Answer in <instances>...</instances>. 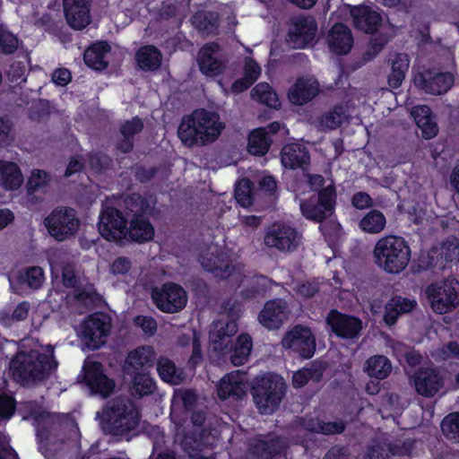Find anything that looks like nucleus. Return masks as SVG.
<instances>
[{"label":"nucleus","instance_id":"49530a36","mask_svg":"<svg viewBox=\"0 0 459 459\" xmlns=\"http://www.w3.org/2000/svg\"><path fill=\"white\" fill-rule=\"evenodd\" d=\"M155 353L152 347L143 346L128 354L126 363L134 369L152 365Z\"/></svg>","mask_w":459,"mask_h":459},{"label":"nucleus","instance_id":"393cba45","mask_svg":"<svg viewBox=\"0 0 459 459\" xmlns=\"http://www.w3.org/2000/svg\"><path fill=\"white\" fill-rule=\"evenodd\" d=\"M353 41L351 29L342 22L334 23L326 36L329 50L338 56L347 55L353 46Z\"/></svg>","mask_w":459,"mask_h":459},{"label":"nucleus","instance_id":"4c0bfd02","mask_svg":"<svg viewBox=\"0 0 459 459\" xmlns=\"http://www.w3.org/2000/svg\"><path fill=\"white\" fill-rule=\"evenodd\" d=\"M124 204L132 214V218L149 217L152 214L153 208L150 201L139 193L128 195L124 200Z\"/></svg>","mask_w":459,"mask_h":459},{"label":"nucleus","instance_id":"423d86ee","mask_svg":"<svg viewBox=\"0 0 459 459\" xmlns=\"http://www.w3.org/2000/svg\"><path fill=\"white\" fill-rule=\"evenodd\" d=\"M337 193L333 185L321 188L316 195H312L300 204L302 215L308 221L322 223L334 214Z\"/></svg>","mask_w":459,"mask_h":459},{"label":"nucleus","instance_id":"f257e3e1","mask_svg":"<svg viewBox=\"0 0 459 459\" xmlns=\"http://www.w3.org/2000/svg\"><path fill=\"white\" fill-rule=\"evenodd\" d=\"M223 129L218 113L197 108L182 118L178 136L186 147L204 146L217 140Z\"/></svg>","mask_w":459,"mask_h":459},{"label":"nucleus","instance_id":"f03ea898","mask_svg":"<svg viewBox=\"0 0 459 459\" xmlns=\"http://www.w3.org/2000/svg\"><path fill=\"white\" fill-rule=\"evenodd\" d=\"M53 348L36 344L30 351L19 352L11 362V371L14 378L22 383L42 379L55 369Z\"/></svg>","mask_w":459,"mask_h":459},{"label":"nucleus","instance_id":"473e14b6","mask_svg":"<svg viewBox=\"0 0 459 459\" xmlns=\"http://www.w3.org/2000/svg\"><path fill=\"white\" fill-rule=\"evenodd\" d=\"M154 237V228L149 217L132 218L127 227L126 238L137 243H145Z\"/></svg>","mask_w":459,"mask_h":459},{"label":"nucleus","instance_id":"c756f323","mask_svg":"<svg viewBox=\"0 0 459 459\" xmlns=\"http://www.w3.org/2000/svg\"><path fill=\"white\" fill-rule=\"evenodd\" d=\"M411 115L417 126L421 130L422 137L424 139L429 140L437 134L438 127L429 106H415L411 108Z\"/></svg>","mask_w":459,"mask_h":459},{"label":"nucleus","instance_id":"8fccbe9b","mask_svg":"<svg viewBox=\"0 0 459 459\" xmlns=\"http://www.w3.org/2000/svg\"><path fill=\"white\" fill-rule=\"evenodd\" d=\"M132 389L134 395H148L155 390V383L149 375L138 374L134 378Z\"/></svg>","mask_w":459,"mask_h":459},{"label":"nucleus","instance_id":"79ce46f5","mask_svg":"<svg viewBox=\"0 0 459 459\" xmlns=\"http://www.w3.org/2000/svg\"><path fill=\"white\" fill-rule=\"evenodd\" d=\"M90 6L82 4L75 8L74 6L64 7L67 23L75 30L84 29L91 22Z\"/></svg>","mask_w":459,"mask_h":459},{"label":"nucleus","instance_id":"5701e85b","mask_svg":"<svg viewBox=\"0 0 459 459\" xmlns=\"http://www.w3.org/2000/svg\"><path fill=\"white\" fill-rule=\"evenodd\" d=\"M221 49L217 42L204 44L198 53L197 64L200 72L208 77H215L221 74L225 70V64L220 60L214 54Z\"/></svg>","mask_w":459,"mask_h":459},{"label":"nucleus","instance_id":"0e129e2a","mask_svg":"<svg viewBox=\"0 0 459 459\" xmlns=\"http://www.w3.org/2000/svg\"><path fill=\"white\" fill-rule=\"evenodd\" d=\"M132 268V262L128 257L118 256L110 265V271L115 275H125Z\"/></svg>","mask_w":459,"mask_h":459},{"label":"nucleus","instance_id":"09e8293b","mask_svg":"<svg viewBox=\"0 0 459 459\" xmlns=\"http://www.w3.org/2000/svg\"><path fill=\"white\" fill-rule=\"evenodd\" d=\"M18 279L28 287H42L45 281L44 270L40 266L27 267L19 273Z\"/></svg>","mask_w":459,"mask_h":459},{"label":"nucleus","instance_id":"a19ab883","mask_svg":"<svg viewBox=\"0 0 459 459\" xmlns=\"http://www.w3.org/2000/svg\"><path fill=\"white\" fill-rule=\"evenodd\" d=\"M272 144V139L266 135L265 129L256 128L248 136L247 151L254 156L265 155Z\"/></svg>","mask_w":459,"mask_h":459},{"label":"nucleus","instance_id":"6e6d98bb","mask_svg":"<svg viewBox=\"0 0 459 459\" xmlns=\"http://www.w3.org/2000/svg\"><path fill=\"white\" fill-rule=\"evenodd\" d=\"M49 181V175L45 170H34L28 179L26 188L28 195H32L46 186Z\"/></svg>","mask_w":459,"mask_h":459},{"label":"nucleus","instance_id":"2eb2a0df","mask_svg":"<svg viewBox=\"0 0 459 459\" xmlns=\"http://www.w3.org/2000/svg\"><path fill=\"white\" fill-rule=\"evenodd\" d=\"M317 31V23L311 16L295 17L288 31L287 41L293 48H305L311 44Z\"/></svg>","mask_w":459,"mask_h":459},{"label":"nucleus","instance_id":"603ef678","mask_svg":"<svg viewBox=\"0 0 459 459\" xmlns=\"http://www.w3.org/2000/svg\"><path fill=\"white\" fill-rule=\"evenodd\" d=\"M19 46L17 36L0 25V52L4 55H12Z\"/></svg>","mask_w":459,"mask_h":459},{"label":"nucleus","instance_id":"bb28decb","mask_svg":"<svg viewBox=\"0 0 459 459\" xmlns=\"http://www.w3.org/2000/svg\"><path fill=\"white\" fill-rule=\"evenodd\" d=\"M426 296L431 308L438 314L447 313L459 304L456 289H426Z\"/></svg>","mask_w":459,"mask_h":459},{"label":"nucleus","instance_id":"a211bd4d","mask_svg":"<svg viewBox=\"0 0 459 459\" xmlns=\"http://www.w3.org/2000/svg\"><path fill=\"white\" fill-rule=\"evenodd\" d=\"M290 314V310L285 301L273 299L264 304L257 320L266 329L277 330L288 321Z\"/></svg>","mask_w":459,"mask_h":459},{"label":"nucleus","instance_id":"9b49d317","mask_svg":"<svg viewBox=\"0 0 459 459\" xmlns=\"http://www.w3.org/2000/svg\"><path fill=\"white\" fill-rule=\"evenodd\" d=\"M108 316L96 313L87 317L80 325L79 334L83 343L91 350L100 348L106 342L110 332Z\"/></svg>","mask_w":459,"mask_h":459},{"label":"nucleus","instance_id":"6e6552de","mask_svg":"<svg viewBox=\"0 0 459 459\" xmlns=\"http://www.w3.org/2000/svg\"><path fill=\"white\" fill-rule=\"evenodd\" d=\"M44 224L52 238L57 241H64L76 234L80 220L74 209L58 206L44 219Z\"/></svg>","mask_w":459,"mask_h":459},{"label":"nucleus","instance_id":"c03bdc74","mask_svg":"<svg viewBox=\"0 0 459 459\" xmlns=\"http://www.w3.org/2000/svg\"><path fill=\"white\" fill-rule=\"evenodd\" d=\"M392 366L387 358L376 355L369 358L365 365V370L369 377L377 379L385 378L391 372Z\"/></svg>","mask_w":459,"mask_h":459},{"label":"nucleus","instance_id":"20e7f679","mask_svg":"<svg viewBox=\"0 0 459 459\" xmlns=\"http://www.w3.org/2000/svg\"><path fill=\"white\" fill-rule=\"evenodd\" d=\"M104 430L122 435L138 424V412L134 404L125 399L108 402L100 415Z\"/></svg>","mask_w":459,"mask_h":459},{"label":"nucleus","instance_id":"f3484780","mask_svg":"<svg viewBox=\"0 0 459 459\" xmlns=\"http://www.w3.org/2000/svg\"><path fill=\"white\" fill-rule=\"evenodd\" d=\"M199 261L205 271L222 280L228 279L235 271L230 256L218 247L201 255Z\"/></svg>","mask_w":459,"mask_h":459},{"label":"nucleus","instance_id":"dca6fc26","mask_svg":"<svg viewBox=\"0 0 459 459\" xmlns=\"http://www.w3.org/2000/svg\"><path fill=\"white\" fill-rule=\"evenodd\" d=\"M81 377L91 392L103 397L109 395L115 388L114 381L103 373L101 365L97 361L85 360Z\"/></svg>","mask_w":459,"mask_h":459},{"label":"nucleus","instance_id":"69168bd1","mask_svg":"<svg viewBox=\"0 0 459 459\" xmlns=\"http://www.w3.org/2000/svg\"><path fill=\"white\" fill-rule=\"evenodd\" d=\"M351 205L358 210H364L373 206L372 197L366 192L359 191L351 197Z\"/></svg>","mask_w":459,"mask_h":459},{"label":"nucleus","instance_id":"680f3d73","mask_svg":"<svg viewBox=\"0 0 459 459\" xmlns=\"http://www.w3.org/2000/svg\"><path fill=\"white\" fill-rule=\"evenodd\" d=\"M458 354L459 346L457 343L451 342L446 345L437 349L432 355L437 360H448L457 357Z\"/></svg>","mask_w":459,"mask_h":459},{"label":"nucleus","instance_id":"4d7b16f0","mask_svg":"<svg viewBox=\"0 0 459 459\" xmlns=\"http://www.w3.org/2000/svg\"><path fill=\"white\" fill-rule=\"evenodd\" d=\"M143 127L144 125L143 119L138 116H135L121 124L119 132L123 137H131L134 139V136L140 134L143 130Z\"/></svg>","mask_w":459,"mask_h":459},{"label":"nucleus","instance_id":"6ab92c4d","mask_svg":"<svg viewBox=\"0 0 459 459\" xmlns=\"http://www.w3.org/2000/svg\"><path fill=\"white\" fill-rule=\"evenodd\" d=\"M28 410L29 412L24 416V419L34 420V424L37 428L39 449L43 455L48 456L47 452L49 450L48 446H54L48 429L54 422V416L40 408H36V405L32 403L28 404Z\"/></svg>","mask_w":459,"mask_h":459},{"label":"nucleus","instance_id":"7ed1b4c3","mask_svg":"<svg viewBox=\"0 0 459 459\" xmlns=\"http://www.w3.org/2000/svg\"><path fill=\"white\" fill-rule=\"evenodd\" d=\"M373 254L379 268L388 273L398 274L407 267L411 250L403 237L387 235L377 241Z\"/></svg>","mask_w":459,"mask_h":459},{"label":"nucleus","instance_id":"4468645a","mask_svg":"<svg viewBox=\"0 0 459 459\" xmlns=\"http://www.w3.org/2000/svg\"><path fill=\"white\" fill-rule=\"evenodd\" d=\"M414 85L432 95H441L447 92L454 85V75L449 72L436 73L426 69L414 75Z\"/></svg>","mask_w":459,"mask_h":459},{"label":"nucleus","instance_id":"c85d7f7f","mask_svg":"<svg viewBox=\"0 0 459 459\" xmlns=\"http://www.w3.org/2000/svg\"><path fill=\"white\" fill-rule=\"evenodd\" d=\"M416 391L424 396H433L443 385V377L435 369H420L414 376Z\"/></svg>","mask_w":459,"mask_h":459},{"label":"nucleus","instance_id":"a878e982","mask_svg":"<svg viewBox=\"0 0 459 459\" xmlns=\"http://www.w3.org/2000/svg\"><path fill=\"white\" fill-rule=\"evenodd\" d=\"M319 93V83L317 80L306 77H299L288 91L289 101L296 106H302Z\"/></svg>","mask_w":459,"mask_h":459},{"label":"nucleus","instance_id":"58836bf2","mask_svg":"<svg viewBox=\"0 0 459 459\" xmlns=\"http://www.w3.org/2000/svg\"><path fill=\"white\" fill-rule=\"evenodd\" d=\"M251 96L259 103L273 109H280L281 103L276 91L268 82H259L251 91Z\"/></svg>","mask_w":459,"mask_h":459},{"label":"nucleus","instance_id":"37998d69","mask_svg":"<svg viewBox=\"0 0 459 459\" xmlns=\"http://www.w3.org/2000/svg\"><path fill=\"white\" fill-rule=\"evenodd\" d=\"M386 225L385 216L379 210H370L359 222L360 230L369 234L380 233Z\"/></svg>","mask_w":459,"mask_h":459},{"label":"nucleus","instance_id":"aec40b11","mask_svg":"<svg viewBox=\"0 0 459 459\" xmlns=\"http://www.w3.org/2000/svg\"><path fill=\"white\" fill-rule=\"evenodd\" d=\"M350 14L354 28L367 34H374L382 25L381 13L368 5H353Z\"/></svg>","mask_w":459,"mask_h":459},{"label":"nucleus","instance_id":"9d476101","mask_svg":"<svg viewBox=\"0 0 459 459\" xmlns=\"http://www.w3.org/2000/svg\"><path fill=\"white\" fill-rule=\"evenodd\" d=\"M98 230L103 238L110 242H121L126 238L128 220L114 206L102 207Z\"/></svg>","mask_w":459,"mask_h":459},{"label":"nucleus","instance_id":"b1692460","mask_svg":"<svg viewBox=\"0 0 459 459\" xmlns=\"http://www.w3.org/2000/svg\"><path fill=\"white\" fill-rule=\"evenodd\" d=\"M152 297L158 308L167 313L177 312L186 303L184 289H152Z\"/></svg>","mask_w":459,"mask_h":459},{"label":"nucleus","instance_id":"864d4df0","mask_svg":"<svg viewBox=\"0 0 459 459\" xmlns=\"http://www.w3.org/2000/svg\"><path fill=\"white\" fill-rule=\"evenodd\" d=\"M443 433L455 442H459V413L446 416L441 424Z\"/></svg>","mask_w":459,"mask_h":459},{"label":"nucleus","instance_id":"2f4dec72","mask_svg":"<svg viewBox=\"0 0 459 459\" xmlns=\"http://www.w3.org/2000/svg\"><path fill=\"white\" fill-rule=\"evenodd\" d=\"M135 61L140 70L143 72H154L161 65L162 55L157 47L145 45L136 51Z\"/></svg>","mask_w":459,"mask_h":459},{"label":"nucleus","instance_id":"39448f33","mask_svg":"<svg viewBox=\"0 0 459 459\" xmlns=\"http://www.w3.org/2000/svg\"><path fill=\"white\" fill-rule=\"evenodd\" d=\"M254 399L263 414L273 413L279 406L285 390L283 378L275 374H266L255 378L253 386Z\"/></svg>","mask_w":459,"mask_h":459},{"label":"nucleus","instance_id":"13d9d810","mask_svg":"<svg viewBox=\"0 0 459 459\" xmlns=\"http://www.w3.org/2000/svg\"><path fill=\"white\" fill-rule=\"evenodd\" d=\"M89 165L95 172H103L109 169L112 160L107 154L102 152H94L89 155Z\"/></svg>","mask_w":459,"mask_h":459},{"label":"nucleus","instance_id":"bf43d9fd","mask_svg":"<svg viewBox=\"0 0 459 459\" xmlns=\"http://www.w3.org/2000/svg\"><path fill=\"white\" fill-rule=\"evenodd\" d=\"M50 115L49 103L46 100H39L32 104L29 110V117L33 121H42Z\"/></svg>","mask_w":459,"mask_h":459},{"label":"nucleus","instance_id":"774afa93","mask_svg":"<svg viewBox=\"0 0 459 459\" xmlns=\"http://www.w3.org/2000/svg\"><path fill=\"white\" fill-rule=\"evenodd\" d=\"M134 324L146 334L152 335L157 330V324L152 317L140 316L134 318Z\"/></svg>","mask_w":459,"mask_h":459},{"label":"nucleus","instance_id":"052dcab7","mask_svg":"<svg viewBox=\"0 0 459 459\" xmlns=\"http://www.w3.org/2000/svg\"><path fill=\"white\" fill-rule=\"evenodd\" d=\"M158 174V168L155 166L145 167L144 165H136L134 170V178L141 184H146L152 181Z\"/></svg>","mask_w":459,"mask_h":459},{"label":"nucleus","instance_id":"1a4fd4ad","mask_svg":"<svg viewBox=\"0 0 459 459\" xmlns=\"http://www.w3.org/2000/svg\"><path fill=\"white\" fill-rule=\"evenodd\" d=\"M301 239L302 235L297 229L285 222L275 221L267 228L264 243L281 253H292L300 246Z\"/></svg>","mask_w":459,"mask_h":459},{"label":"nucleus","instance_id":"f8f14e48","mask_svg":"<svg viewBox=\"0 0 459 459\" xmlns=\"http://www.w3.org/2000/svg\"><path fill=\"white\" fill-rule=\"evenodd\" d=\"M238 314L234 311H229L219 315L213 321L210 334V346L214 351H223L228 350V345L231 343V337L238 332Z\"/></svg>","mask_w":459,"mask_h":459},{"label":"nucleus","instance_id":"3c124183","mask_svg":"<svg viewBox=\"0 0 459 459\" xmlns=\"http://www.w3.org/2000/svg\"><path fill=\"white\" fill-rule=\"evenodd\" d=\"M305 428L310 431L324 434L340 433L344 426L342 422H322L319 420H309L305 423Z\"/></svg>","mask_w":459,"mask_h":459},{"label":"nucleus","instance_id":"de8ad7c7","mask_svg":"<svg viewBox=\"0 0 459 459\" xmlns=\"http://www.w3.org/2000/svg\"><path fill=\"white\" fill-rule=\"evenodd\" d=\"M234 196L237 203L242 207H249L253 204V183L248 178L240 180L234 190Z\"/></svg>","mask_w":459,"mask_h":459},{"label":"nucleus","instance_id":"e2e57ef3","mask_svg":"<svg viewBox=\"0 0 459 459\" xmlns=\"http://www.w3.org/2000/svg\"><path fill=\"white\" fill-rule=\"evenodd\" d=\"M343 120V108L342 107H334L333 110L327 113L323 122L330 129H336L342 124Z\"/></svg>","mask_w":459,"mask_h":459},{"label":"nucleus","instance_id":"0eeeda50","mask_svg":"<svg viewBox=\"0 0 459 459\" xmlns=\"http://www.w3.org/2000/svg\"><path fill=\"white\" fill-rule=\"evenodd\" d=\"M459 260V239L448 237L437 245L432 246L419 257V268L421 270H443L449 264Z\"/></svg>","mask_w":459,"mask_h":459},{"label":"nucleus","instance_id":"ddd939ff","mask_svg":"<svg viewBox=\"0 0 459 459\" xmlns=\"http://www.w3.org/2000/svg\"><path fill=\"white\" fill-rule=\"evenodd\" d=\"M281 345L302 358L309 359L316 351V337L310 328L296 325L284 334Z\"/></svg>","mask_w":459,"mask_h":459},{"label":"nucleus","instance_id":"4be33fe9","mask_svg":"<svg viewBox=\"0 0 459 459\" xmlns=\"http://www.w3.org/2000/svg\"><path fill=\"white\" fill-rule=\"evenodd\" d=\"M281 162L285 169L307 171L310 165V153L301 143H287L281 151Z\"/></svg>","mask_w":459,"mask_h":459},{"label":"nucleus","instance_id":"72a5a7b5","mask_svg":"<svg viewBox=\"0 0 459 459\" xmlns=\"http://www.w3.org/2000/svg\"><path fill=\"white\" fill-rule=\"evenodd\" d=\"M23 182L19 166L13 161L0 160V186L7 190L18 189Z\"/></svg>","mask_w":459,"mask_h":459},{"label":"nucleus","instance_id":"412c9836","mask_svg":"<svg viewBox=\"0 0 459 459\" xmlns=\"http://www.w3.org/2000/svg\"><path fill=\"white\" fill-rule=\"evenodd\" d=\"M249 388L246 373L236 370L224 376L219 382L217 393L221 399L241 398Z\"/></svg>","mask_w":459,"mask_h":459},{"label":"nucleus","instance_id":"7c9ffc66","mask_svg":"<svg viewBox=\"0 0 459 459\" xmlns=\"http://www.w3.org/2000/svg\"><path fill=\"white\" fill-rule=\"evenodd\" d=\"M252 347L251 337L247 333H242L238 336L233 344L228 345V350L218 352L222 355L230 354L231 363L234 366H241L247 361Z\"/></svg>","mask_w":459,"mask_h":459},{"label":"nucleus","instance_id":"e433bc0d","mask_svg":"<svg viewBox=\"0 0 459 459\" xmlns=\"http://www.w3.org/2000/svg\"><path fill=\"white\" fill-rule=\"evenodd\" d=\"M410 65L409 56L405 53H396L391 60V73L388 75V85L393 89H398L408 72Z\"/></svg>","mask_w":459,"mask_h":459},{"label":"nucleus","instance_id":"c9c22d12","mask_svg":"<svg viewBox=\"0 0 459 459\" xmlns=\"http://www.w3.org/2000/svg\"><path fill=\"white\" fill-rule=\"evenodd\" d=\"M195 28L203 34H218L220 25L219 13L212 11H197L192 16Z\"/></svg>","mask_w":459,"mask_h":459},{"label":"nucleus","instance_id":"a18cd8bd","mask_svg":"<svg viewBox=\"0 0 459 459\" xmlns=\"http://www.w3.org/2000/svg\"><path fill=\"white\" fill-rule=\"evenodd\" d=\"M157 369L160 378L167 383L179 385L184 380L185 377L182 370L168 359H160Z\"/></svg>","mask_w":459,"mask_h":459},{"label":"nucleus","instance_id":"f704fd0d","mask_svg":"<svg viewBox=\"0 0 459 459\" xmlns=\"http://www.w3.org/2000/svg\"><path fill=\"white\" fill-rule=\"evenodd\" d=\"M110 50L107 42L99 41L93 43L83 52V61L85 65L93 69L101 71L108 67V62L105 61V54Z\"/></svg>","mask_w":459,"mask_h":459},{"label":"nucleus","instance_id":"cd10ccee","mask_svg":"<svg viewBox=\"0 0 459 459\" xmlns=\"http://www.w3.org/2000/svg\"><path fill=\"white\" fill-rule=\"evenodd\" d=\"M327 325L333 332L342 338H353L361 329V322L353 316L332 310L326 317Z\"/></svg>","mask_w":459,"mask_h":459},{"label":"nucleus","instance_id":"5fc2aeb1","mask_svg":"<svg viewBox=\"0 0 459 459\" xmlns=\"http://www.w3.org/2000/svg\"><path fill=\"white\" fill-rule=\"evenodd\" d=\"M195 398H196L195 394L192 391L177 390L174 394L173 400H172V405H171V409H172L171 419H172V420H175V413H176L178 407H179L181 404H183L185 408H189L195 403Z\"/></svg>","mask_w":459,"mask_h":459},{"label":"nucleus","instance_id":"338daca9","mask_svg":"<svg viewBox=\"0 0 459 459\" xmlns=\"http://www.w3.org/2000/svg\"><path fill=\"white\" fill-rule=\"evenodd\" d=\"M243 72V77L254 84L261 74V68L255 60L248 59L245 63Z\"/></svg>","mask_w":459,"mask_h":459},{"label":"nucleus","instance_id":"ea45409f","mask_svg":"<svg viewBox=\"0 0 459 459\" xmlns=\"http://www.w3.org/2000/svg\"><path fill=\"white\" fill-rule=\"evenodd\" d=\"M415 305L414 300L408 299L401 297L392 299L385 307V322L389 325H394L401 314L411 311Z\"/></svg>","mask_w":459,"mask_h":459}]
</instances>
